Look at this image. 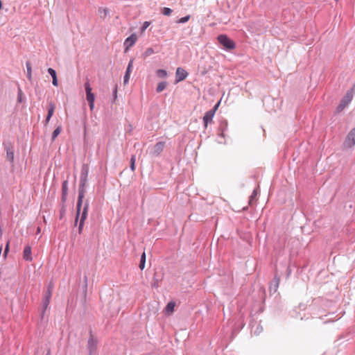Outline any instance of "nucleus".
Instances as JSON below:
<instances>
[{"label":"nucleus","mask_w":355,"mask_h":355,"mask_svg":"<svg viewBox=\"0 0 355 355\" xmlns=\"http://www.w3.org/2000/svg\"><path fill=\"white\" fill-rule=\"evenodd\" d=\"M67 194H68V193H65V194H64V193H62V201L63 202H64L66 201L67 198Z\"/></svg>","instance_id":"obj_39"},{"label":"nucleus","mask_w":355,"mask_h":355,"mask_svg":"<svg viewBox=\"0 0 355 355\" xmlns=\"http://www.w3.org/2000/svg\"><path fill=\"white\" fill-rule=\"evenodd\" d=\"M51 296H52V294H51L49 293V291H45L44 297L42 298V315L44 313V312L46 311V310L47 309V308L49 305Z\"/></svg>","instance_id":"obj_9"},{"label":"nucleus","mask_w":355,"mask_h":355,"mask_svg":"<svg viewBox=\"0 0 355 355\" xmlns=\"http://www.w3.org/2000/svg\"><path fill=\"white\" fill-rule=\"evenodd\" d=\"M8 250H9V242H8L6 243V248H5L4 254H3V256L5 257H6V254H7Z\"/></svg>","instance_id":"obj_36"},{"label":"nucleus","mask_w":355,"mask_h":355,"mask_svg":"<svg viewBox=\"0 0 355 355\" xmlns=\"http://www.w3.org/2000/svg\"><path fill=\"white\" fill-rule=\"evenodd\" d=\"M275 289H274V291H277V288H278L279 286V278L277 277L276 275L275 276Z\"/></svg>","instance_id":"obj_33"},{"label":"nucleus","mask_w":355,"mask_h":355,"mask_svg":"<svg viewBox=\"0 0 355 355\" xmlns=\"http://www.w3.org/2000/svg\"><path fill=\"white\" fill-rule=\"evenodd\" d=\"M156 74L158 77L161 78H164L167 76L168 75V73L166 70L164 69H158L156 71Z\"/></svg>","instance_id":"obj_21"},{"label":"nucleus","mask_w":355,"mask_h":355,"mask_svg":"<svg viewBox=\"0 0 355 355\" xmlns=\"http://www.w3.org/2000/svg\"><path fill=\"white\" fill-rule=\"evenodd\" d=\"M62 130L61 126H58L52 133V140H55V139L58 137V135L60 133Z\"/></svg>","instance_id":"obj_23"},{"label":"nucleus","mask_w":355,"mask_h":355,"mask_svg":"<svg viewBox=\"0 0 355 355\" xmlns=\"http://www.w3.org/2000/svg\"><path fill=\"white\" fill-rule=\"evenodd\" d=\"M21 94H22V92L21 90L19 89V92H18V96H17V99H18V101L19 103H21L22 101V99H21Z\"/></svg>","instance_id":"obj_35"},{"label":"nucleus","mask_w":355,"mask_h":355,"mask_svg":"<svg viewBox=\"0 0 355 355\" xmlns=\"http://www.w3.org/2000/svg\"><path fill=\"white\" fill-rule=\"evenodd\" d=\"M167 85H168V83L166 81L159 83L157 85V88H156L157 92H158V93L162 92L163 90H164L166 89Z\"/></svg>","instance_id":"obj_19"},{"label":"nucleus","mask_w":355,"mask_h":355,"mask_svg":"<svg viewBox=\"0 0 355 355\" xmlns=\"http://www.w3.org/2000/svg\"><path fill=\"white\" fill-rule=\"evenodd\" d=\"M130 168L132 171L135 169V156L134 155L130 159Z\"/></svg>","instance_id":"obj_29"},{"label":"nucleus","mask_w":355,"mask_h":355,"mask_svg":"<svg viewBox=\"0 0 355 355\" xmlns=\"http://www.w3.org/2000/svg\"><path fill=\"white\" fill-rule=\"evenodd\" d=\"M189 73L182 67H178L175 72V82L179 83L188 76Z\"/></svg>","instance_id":"obj_8"},{"label":"nucleus","mask_w":355,"mask_h":355,"mask_svg":"<svg viewBox=\"0 0 355 355\" xmlns=\"http://www.w3.org/2000/svg\"><path fill=\"white\" fill-rule=\"evenodd\" d=\"M26 67L27 70V78L29 80H31L32 78V67L30 61H27L26 62Z\"/></svg>","instance_id":"obj_18"},{"label":"nucleus","mask_w":355,"mask_h":355,"mask_svg":"<svg viewBox=\"0 0 355 355\" xmlns=\"http://www.w3.org/2000/svg\"><path fill=\"white\" fill-rule=\"evenodd\" d=\"M133 67V60L131 59L128 64L125 76L123 77V83L125 85L128 83L130 75Z\"/></svg>","instance_id":"obj_13"},{"label":"nucleus","mask_w":355,"mask_h":355,"mask_svg":"<svg viewBox=\"0 0 355 355\" xmlns=\"http://www.w3.org/2000/svg\"><path fill=\"white\" fill-rule=\"evenodd\" d=\"M86 99L87 101V102H91V101H95V96L94 94L92 93V94H87L86 95Z\"/></svg>","instance_id":"obj_30"},{"label":"nucleus","mask_w":355,"mask_h":355,"mask_svg":"<svg viewBox=\"0 0 355 355\" xmlns=\"http://www.w3.org/2000/svg\"><path fill=\"white\" fill-rule=\"evenodd\" d=\"M87 277H85V283L87 284ZM85 286H87V284L85 285Z\"/></svg>","instance_id":"obj_43"},{"label":"nucleus","mask_w":355,"mask_h":355,"mask_svg":"<svg viewBox=\"0 0 355 355\" xmlns=\"http://www.w3.org/2000/svg\"><path fill=\"white\" fill-rule=\"evenodd\" d=\"M214 116V110H209L205 112L203 116L204 127L207 128L208 123L212 122Z\"/></svg>","instance_id":"obj_11"},{"label":"nucleus","mask_w":355,"mask_h":355,"mask_svg":"<svg viewBox=\"0 0 355 355\" xmlns=\"http://www.w3.org/2000/svg\"><path fill=\"white\" fill-rule=\"evenodd\" d=\"M145 264H146V253L143 252L141 256L140 263L139 265V267L141 270L144 269Z\"/></svg>","instance_id":"obj_20"},{"label":"nucleus","mask_w":355,"mask_h":355,"mask_svg":"<svg viewBox=\"0 0 355 355\" xmlns=\"http://www.w3.org/2000/svg\"><path fill=\"white\" fill-rule=\"evenodd\" d=\"M150 22H149V21H145V22L143 24V25H142V26H141V31L142 33H143V32H144V31H146V28L150 26Z\"/></svg>","instance_id":"obj_32"},{"label":"nucleus","mask_w":355,"mask_h":355,"mask_svg":"<svg viewBox=\"0 0 355 355\" xmlns=\"http://www.w3.org/2000/svg\"><path fill=\"white\" fill-rule=\"evenodd\" d=\"M189 19H190V15H187V16L183 17L180 18V19H178L177 23L184 24V23L187 22L189 20Z\"/></svg>","instance_id":"obj_28"},{"label":"nucleus","mask_w":355,"mask_h":355,"mask_svg":"<svg viewBox=\"0 0 355 355\" xmlns=\"http://www.w3.org/2000/svg\"><path fill=\"white\" fill-rule=\"evenodd\" d=\"M53 289V284L52 282H50L47 286L46 291H49L51 294H52V291Z\"/></svg>","instance_id":"obj_34"},{"label":"nucleus","mask_w":355,"mask_h":355,"mask_svg":"<svg viewBox=\"0 0 355 355\" xmlns=\"http://www.w3.org/2000/svg\"><path fill=\"white\" fill-rule=\"evenodd\" d=\"M47 71H48V73H49V75L52 77V78L54 77H57L56 71L53 69L49 68Z\"/></svg>","instance_id":"obj_31"},{"label":"nucleus","mask_w":355,"mask_h":355,"mask_svg":"<svg viewBox=\"0 0 355 355\" xmlns=\"http://www.w3.org/2000/svg\"><path fill=\"white\" fill-rule=\"evenodd\" d=\"M54 110H55V106L53 103H50L49 104V108H48V113H47V116H46V118L45 119V123H48L51 118V116H53V112H54Z\"/></svg>","instance_id":"obj_16"},{"label":"nucleus","mask_w":355,"mask_h":355,"mask_svg":"<svg viewBox=\"0 0 355 355\" xmlns=\"http://www.w3.org/2000/svg\"><path fill=\"white\" fill-rule=\"evenodd\" d=\"M52 79H53V80H52V83H53V85L54 86H58V78H57V77H54V78H53Z\"/></svg>","instance_id":"obj_38"},{"label":"nucleus","mask_w":355,"mask_h":355,"mask_svg":"<svg viewBox=\"0 0 355 355\" xmlns=\"http://www.w3.org/2000/svg\"><path fill=\"white\" fill-rule=\"evenodd\" d=\"M88 209H89V202H88V201H86L85 204L84 205L82 212L81 213L80 212V214H79V216H78V218L77 220V222H78L79 217L80 216L79 225H78V233L79 234H81L83 232L85 220H86L87 216Z\"/></svg>","instance_id":"obj_3"},{"label":"nucleus","mask_w":355,"mask_h":355,"mask_svg":"<svg viewBox=\"0 0 355 355\" xmlns=\"http://www.w3.org/2000/svg\"><path fill=\"white\" fill-rule=\"evenodd\" d=\"M218 142H219V143H223V141L219 140V141H218Z\"/></svg>","instance_id":"obj_44"},{"label":"nucleus","mask_w":355,"mask_h":355,"mask_svg":"<svg viewBox=\"0 0 355 355\" xmlns=\"http://www.w3.org/2000/svg\"><path fill=\"white\" fill-rule=\"evenodd\" d=\"M5 149L6 150V157L7 159L10 162H13L14 161V150L12 146L10 144H6Z\"/></svg>","instance_id":"obj_14"},{"label":"nucleus","mask_w":355,"mask_h":355,"mask_svg":"<svg viewBox=\"0 0 355 355\" xmlns=\"http://www.w3.org/2000/svg\"><path fill=\"white\" fill-rule=\"evenodd\" d=\"M173 10L169 8H164L162 9V13L164 15L169 16L171 15Z\"/></svg>","instance_id":"obj_27"},{"label":"nucleus","mask_w":355,"mask_h":355,"mask_svg":"<svg viewBox=\"0 0 355 355\" xmlns=\"http://www.w3.org/2000/svg\"><path fill=\"white\" fill-rule=\"evenodd\" d=\"M89 108L91 110H93L94 108V101L89 102Z\"/></svg>","instance_id":"obj_40"},{"label":"nucleus","mask_w":355,"mask_h":355,"mask_svg":"<svg viewBox=\"0 0 355 355\" xmlns=\"http://www.w3.org/2000/svg\"><path fill=\"white\" fill-rule=\"evenodd\" d=\"M218 42L226 49L232 50L235 48V43L230 40L226 35H220L218 36Z\"/></svg>","instance_id":"obj_4"},{"label":"nucleus","mask_w":355,"mask_h":355,"mask_svg":"<svg viewBox=\"0 0 355 355\" xmlns=\"http://www.w3.org/2000/svg\"><path fill=\"white\" fill-rule=\"evenodd\" d=\"M155 53L153 48H148L143 53V56L144 58L148 57L149 55L153 54Z\"/></svg>","instance_id":"obj_25"},{"label":"nucleus","mask_w":355,"mask_h":355,"mask_svg":"<svg viewBox=\"0 0 355 355\" xmlns=\"http://www.w3.org/2000/svg\"><path fill=\"white\" fill-rule=\"evenodd\" d=\"M164 142L163 141H159V142H157L154 146L153 148L151 149V152L150 153L153 155V156H158L159 155V154L161 153V152L163 150L164 148Z\"/></svg>","instance_id":"obj_10"},{"label":"nucleus","mask_w":355,"mask_h":355,"mask_svg":"<svg viewBox=\"0 0 355 355\" xmlns=\"http://www.w3.org/2000/svg\"><path fill=\"white\" fill-rule=\"evenodd\" d=\"M89 174V166L87 164H83L81 168L80 176V185L78 189V196L76 205V216L75 219V225H77V220L81 211V207L83 200L85 196V187L87 182V177Z\"/></svg>","instance_id":"obj_1"},{"label":"nucleus","mask_w":355,"mask_h":355,"mask_svg":"<svg viewBox=\"0 0 355 355\" xmlns=\"http://www.w3.org/2000/svg\"><path fill=\"white\" fill-rule=\"evenodd\" d=\"M62 193H68V181L64 180L62 184Z\"/></svg>","instance_id":"obj_24"},{"label":"nucleus","mask_w":355,"mask_h":355,"mask_svg":"<svg viewBox=\"0 0 355 355\" xmlns=\"http://www.w3.org/2000/svg\"><path fill=\"white\" fill-rule=\"evenodd\" d=\"M355 145V128H352L348 133L346 139L344 142V146L346 148H352Z\"/></svg>","instance_id":"obj_6"},{"label":"nucleus","mask_w":355,"mask_h":355,"mask_svg":"<svg viewBox=\"0 0 355 355\" xmlns=\"http://www.w3.org/2000/svg\"><path fill=\"white\" fill-rule=\"evenodd\" d=\"M175 303L173 302H170L167 304L166 306V311L167 313H172L174 311Z\"/></svg>","instance_id":"obj_22"},{"label":"nucleus","mask_w":355,"mask_h":355,"mask_svg":"<svg viewBox=\"0 0 355 355\" xmlns=\"http://www.w3.org/2000/svg\"><path fill=\"white\" fill-rule=\"evenodd\" d=\"M116 94H117V86L116 85L113 89V97L114 100L116 98Z\"/></svg>","instance_id":"obj_37"},{"label":"nucleus","mask_w":355,"mask_h":355,"mask_svg":"<svg viewBox=\"0 0 355 355\" xmlns=\"http://www.w3.org/2000/svg\"><path fill=\"white\" fill-rule=\"evenodd\" d=\"M219 104H220V102H218L217 104H216L214 105V107L211 110H214V113H215L219 106Z\"/></svg>","instance_id":"obj_41"},{"label":"nucleus","mask_w":355,"mask_h":355,"mask_svg":"<svg viewBox=\"0 0 355 355\" xmlns=\"http://www.w3.org/2000/svg\"><path fill=\"white\" fill-rule=\"evenodd\" d=\"M109 13H110V12H109V10L107 8H100L98 9V15H99L101 18L106 17L107 15H109Z\"/></svg>","instance_id":"obj_17"},{"label":"nucleus","mask_w":355,"mask_h":355,"mask_svg":"<svg viewBox=\"0 0 355 355\" xmlns=\"http://www.w3.org/2000/svg\"><path fill=\"white\" fill-rule=\"evenodd\" d=\"M257 191L254 190L250 196V200H252L253 198H254L257 196Z\"/></svg>","instance_id":"obj_42"},{"label":"nucleus","mask_w":355,"mask_h":355,"mask_svg":"<svg viewBox=\"0 0 355 355\" xmlns=\"http://www.w3.org/2000/svg\"><path fill=\"white\" fill-rule=\"evenodd\" d=\"M23 258L26 261H31L33 258L31 256V248L29 245H27L24 248L23 252Z\"/></svg>","instance_id":"obj_15"},{"label":"nucleus","mask_w":355,"mask_h":355,"mask_svg":"<svg viewBox=\"0 0 355 355\" xmlns=\"http://www.w3.org/2000/svg\"><path fill=\"white\" fill-rule=\"evenodd\" d=\"M85 92H86V95L89 94H92V87L90 86L89 81H87L85 83Z\"/></svg>","instance_id":"obj_26"},{"label":"nucleus","mask_w":355,"mask_h":355,"mask_svg":"<svg viewBox=\"0 0 355 355\" xmlns=\"http://www.w3.org/2000/svg\"><path fill=\"white\" fill-rule=\"evenodd\" d=\"M227 128V121L225 119H223L220 121V125L218 127V136L221 139H224L225 137V131Z\"/></svg>","instance_id":"obj_12"},{"label":"nucleus","mask_w":355,"mask_h":355,"mask_svg":"<svg viewBox=\"0 0 355 355\" xmlns=\"http://www.w3.org/2000/svg\"><path fill=\"white\" fill-rule=\"evenodd\" d=\"M137 37L136 34L133 33L128 37H127L123 43L125 47V51H128L137 42Z\"/></svg>","instance_id":"obj_7"},{"label":"nucleus","mask_w":355,"mask_h":355,"mask_svg":"<svg viewBox=\"0 0 355 355\" xmlns=\"http://www.w3.org/2000/svg\"><path fill=\"white\" fill-rule=\"evenodd\" d=\"M353 98V90H348L337 107L338 112L343 110Z\"/></svg>","instance_id":"obj_2"},{"label":"nucleus","mask_w":355,"mask_h":355,"mask_svg":"<svg viewBox=\"0 0 355 355\" xmlns=\"http://www.w3.org/2000/svg\"><path fill=\"white\" fill-rule=\"evenodd\" d=\"M98 341L92 334V330L89 331V337L87 342V349L89 355H94L97 349Z\"/></svg>","instance_id":"obj_5"}]
</instances>
